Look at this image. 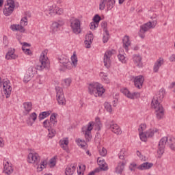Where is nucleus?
<instances>
[{"label": "nucleus", "mask_w": 175, "mask_h": 175, "mask_svg": "<svg viewBox=\"0 0 175 175\" xmlns=\"http://www.w3.org/2000/svg\"><path fill=\"white\" fill-rule=\"evenodd\" d=\"M94 126L96 131H100V129L102 128V123H100L99 118H96L95 122H90L88 125L82 127V133L84 134L86 142H91V139H92L91 131L94 129Z\"/></svg>", "instance_id": "obj_1"}, {"label": "nucleus", "mask_w": 175, "mask_h": 175, "mask_svg": "<svg viewBox=\"0 0 175 175\" xmlns=\"http://www.w3.org/2000/svg\"><path fill=\"white\" fill-rule=\"evenodd\" d=\"M163 99V94L159 96H154L152 100V108L155 111V115L157 120H162L165 116V111L162 106L161 102Z\"/></svg>", "instance_id": "obj_2"}, {"label": "nucleus", "mask_w": 175, "mask_h": 175, "mask_svg": "<svg viewBox=\"0 0 175 175\" xmlns=\"http://www.w3.org/2000/svg\"><path fill=\"white\" fill-rule=\"evenodd\" d=\"M27 162L37 165V172H42L43 169L47 167V161L42 160L40 161V156L37 152H30L28 154Z\"/></svg>", "instance_id": "obj_3"}, {"label": "nucleus", "mask_w": 175, "mask_h": 175, "mask_svg": "<svg viewBox=\"0 0 175 175\" xmlns=\"http://www.w3.org/2000/svg\"><path fill=\"white\" fill-rule=\"evenodd\" d=\"M88 92L90 95H94V96H102L105 94V88L103 85L98 82H93L89 84Z\"/></svg>", "instance_id": "obj_4"}, {"label": "nucleus", "mask_w": 175, "mask_h": 175, "mask_svg": "<svg viewBox=\"0 0 175 175\" xmlns=\"http://www.w3.org/2000/svg\"><path fill=\"white\" fill-rule=\"evenodd\" d=\"M59 61L66 69H72L73 66H75V68L77 66V56L75 54L71 57L72 62L69 61V58L66 56L60 57Z\"/></svg>", "instance_id": "obj_5"}, {"label": "nucleus", "mask_w": 175, "mask_h": 175, "mask_svg": "<svg viewBox=\"0 0 175 175\" xmlns=\"http://www.w3.org/2000/svg\"><path fill=\"white\" fill-rule=\"evenodd\" d=\"M50 65L49 62V57H47V51L42 52L38 64L36 65L37 70H43L45 68H49Z\"/></svg>", "instance_id": "obj_6"}, {"label": "nucleus", "mask_w": 175, "mask_h": 175, "mask_svg": "<svg viewBox=\"0 0 175 175\" xmlns=\"http://www.w3.org/2000/svg\"><path fill=\"white\" fill-rule=\"evenodd\" d=\"M157 26V21H153L152 22L149 21L142 26H140L139 36L142 39H144L146 38V32L149 29H154V27Z\"/></svg>", "instance_id": "obj_7"}, {"label": "nucleus", "mask_w": 175, "mask_h": 175, "mask_svg": "<svg viewBox=\"0 0 175 175\" xmlns=\"http://www.w3.org/2000/svg\"><path fill=\"white\" fill-rule=\"evenodd\" d=\"M3 87V90L5 92V98H10L12 95V83L9 79H1L0 78V88Z\"/></svg>", "instance_id": "obj_8"}, {"label": "nucleus", "mask_w": 175, "mask_h": 175, "mask_svg": "<svg viewBox=\"0 0 175 175\" xmlns=\"http://www.w3.org/2000/svg\"><path fill=\"white\" fill-rule=\"evenodd\" d=\"M70 28L74 33L79 35L81 32V21L79 19L73 18L70 19Z\"/></svg>", "instance_id": "obj_9"}, {"label": "nucleus", "mask_w": 175, "mask_h": 175, "mask_svg": "<svg viewBox=\"0 0 175 175\" xmlns=\"http://www.w3.org/2000/svg\"><path fill=\"white\" fill-rule=\"evenodd\" d=\"M14 1L13 0H8L7 3L5 5V7L3 10V13L4 16H10L12 13H13V10H14Z\"/></svg>", "instance_id": "obj_10"}, {"label": "nucleus", "mask_w": 175, "mask_h": 175, "mask_svg": "<svg viewBox=\"0 0 175 175\" xmlns=\"http://www.w3.org/2000/svg\"><path fill=\"white\" fill-rule=\"evenodd\" d=\"M116 53L115 50H108L104 54L103 62L105 67L109 68L111 64V56Z\"/></svg>", "instance_id": "obj_11"}, {"label": "nucleus", "mask_w": 175, "mask_h": 175, "mask_svg": "<svg viewBox=\"0 0 175 175\" xmlns=\"http://www.w3.org/2000/svg\"><path fill=\"white\" fill-rule=\"evenodd\" d=\"M106 4L108 10H111L112 8H114V5H116V0H100L99 5L100 10H105Z\"/></svg>", "instance_id": "obj_12"}, {"label": "nucleus", "mask_w": 175, "mask_h": 175, "mask_svg": "<svg viewBox=\"0 0 175 175\" xmlns=\"http://www.w3.org/2000/svg\"><path fill=\"white\" fill-rule=\"evenodd\" d=\"M55 91L57 103L62 105H65V96L64 95V90L61 87L57 86L55 88Z\"/></svg>", "instance_id": "obj_13"}, {"label": "nucleus", "mask_w": 175, "mask_h": 175, "mask_svg": "<svg viewBox=\"0 0 175 175\" xmlns=\"http://www.w3.org/2000/svg\"><path fill=\"white\" fill-rule=\"evenodd\" d=\"M3 173L7 175H10L13 173V166L12 165V163L9 161V159H5L3 160Z\"/></svg>", "instance_id": "obj_14"}, {"label": "nucleus", "mask_w": 175, "mask_h": 175, "mask_svg": "<svg viewBox=\"0 0 175 175\" xmlns=\"http://www.w3.org/2000/svg\"><path fill=\"white\" fill-rule=\"evenodd\" d=\"M65 25V21L64 20H57L52 23L51 30L53 33L61 31V28Z\"/></svg>", "instance_id": "obj_15"}, {"label": "nucleus", "mask_w": 175, "mask_h": 175, "mask_svg": "<svg viewBox=\"0 0 175 175\" xmlns=\"http://www.w3.org/2000/svg\"><path fill=\"white\" fill-rule=\"evenodd\" d=\"M121 92L125 95L127 98L129 99H135L136 98H140V93L137 92H134L133 93H131L129 90L126 88H123L121 90Z\"/></svg>", "instance_id": "obj_16"}, {"label": "nucleus", "mask_w": 175, "mask_h": 175, "mask_svg": "<svg viewBox=\"0 0 175 175\" xmlns=\"http://www.w3.org/2000/svg\"><path fill=\"white\" fill-rule=\"evenodd\" d=\"M49 10L51 16H53V14H58L59 16H61V14H64V9L59 8L55 5L49 7Z\"/></svg>", "instance_id": "obj_17"}, {"label": "nucleus", "mask_w": 175, "mask_h": 175, "mask_svg": "<svg viewBox=\"0 0 175 175\" xmlns=\"http://www.w3.org/2000/svg\"><path fill=\"white\" fill-rule=\"evenodd\" d=\"M36 120H38V114L36 112H32L26 120L27 124L28 126H32Z\"/></svg>", "instance_id": "obj_18"}, {"label": "nucleus", "mask_w": 175, "mask_h": 175, "mask_svg": "<svg viewBox=\"0 0 175 175\" xmlns=\"http://www.w3.org/2000/svg\"><path fill=\"white\" fill-rule=\"evenodd\" d=\"M109 129L111 132H113V133H115V135H121V133H122L120 126H118V124L114 123L113 122H111L110 123Z\"/></svg>", "instance_id": "obj_19"}, {"label": "nucleus", "mask_w": 175, "mask_h": 175, "mask_svg": "<svg viewBox=\"0 0 175 175\" xmlns=\"http://www.w3.org/2000/svg\"><path fill=\"white\" fill-rule=\"evenodd\" d=\"M132 59L135 66H137V68L143 67V62H142V58L140 55H133Z\"/></svg>", "instance_id": "obj_20"}, {"label": "nucleus", "mask_w": 175, "mask_h": 175, "mask_svg": "<svg viewBox=\"0 0 175 175\" xmlns=\"http://www.w3.org/2000/svg\"><path fill=\"white\" fill-rule=\"evenodd\" d=\"M143 83H144V77H143V76L139 75L137 77H135L134 79V83L135 86L137 88H139V90H140V88H142Z\"/></svg>", "instance_id": "obj_21"}, {"label": "nucleus", "mask_w": 175, "mask_h": 175, "mask_svg": "<svg viewBox=\"0 0 175 175\" xmlns=\"http://www.w3.org/2000/svg\"><path fill=\"white\" fill-rule=\"evenodd\" d=\"M18 55L16 54V51L14 49H9L8 53L5 55V59L10 60V59H16L18 58Z\"/></svg>", "instance_id": "obj_22"}, {"label": "nucleus", "mask_w": 175, "mask_h": 175, "mask_svg": "<svg viewBox=\"0 0 175 175\" xmlns=\"http://www.w3.org/2000/svg\"><path fill=\"white\" fill-rule=\"evenodd\" d=\"M163 64H165V61L162 57H159L155 62L154 65L153 66V71L154 72V73H158V72L159 71V68H161V66L163 65Z\"/></svg>", "instance_id": "obj_23"}, {"label": "nucleus", "mask_w": 175, "mask_h": 175, "mask_svg": "<svg viewBox=\"0 0 175 175\" xmlns=\"http://www.w3.org/2000/svg\"><path fill=\"white\" fill-rule=\"evenodd\" d=\"M77 165L75 164H71L68 165L65 170L66 175H73L76 172Z\"/></svg>", "instance_id": "obj_24"}, {"label": "nucleus", "mask_w": 175, "mask_h": 175, "mask_svg": "<svg viewBox=\"0 0 175 175\" xmlns=\"http://www.w3.org/2000/svg\"><path fill=\"white\" fill-rule=\"evenodd\" d=\"M123 48L126 51H129V47H131V40L128 36H125L122 39Z\"/></svg>", "instance_id": "obj_25"}, {"label": "nucleus", "mask_w": 175, "mask_h": 175, "mask_svg": "<svg viewBox=\"0 0 175 175\" xmlns=\"http://www.w3.org/2000/svg\"><path fill=\"white\" fill-rule=\"evenodd\" d=\"M25 114H29L32 110V103L25 102L23 103Z\"/></svg>", "instance_id": "obj_26"}, {"label": "nucleus", "mask_w": 175, "mask_h": 175, "mask_svg": "<svg viewBox=\"0 0 175 175\" xmlns=\"http://www.w3.org/2000/svg\"><path fill=\"white\" fill-rule=\"evenodd\" d=\"M97 163L102 170H107V164H106V161H105L103 158L98 157L97 159Z\"/></svg>", "instance_id": "obj_27"}, {"label": "nucleus", "mask_w": 175, "mask_h": 175, "mask_svg": "<svg viewBox=\"0 0 175 175\" xmlns=\"http://www.w3.org/2000/svg\"><path fill=\"white\" fill-rule=\"evenodd\" d=\"M12 31H19V32H25V29L20 24H13L10 26Z\"/></svg>", "instance_id": "obj_28"}, {"label": "nucleus", "mask_w": 175, "mask_h": 175, "mask_svg": "<svg viewBox=\"0 0 175 175\" xmlns=\"http://www.w3.org/2000/svg\"><path fill=\"white\" fill-rule=\"evenodd\" d=\"M154 166V164L152 163H143L140 165L138 166L139 170H147L148 169H151Z\"/></svg>", "instance_id": "obj_29"}, {"label": "nucleus", "mask_w": 175, "mask_h": 175, "mask_svg": "<svg viewBox=\"0 0 175 175\" xmlns=\"http://www.w3.org/2000/svg\"><path fill=\"white\" fill-rule=\"evenodd\" d=\"M69 144V139L68 138H63L59 141V146L65 151H68V145Z\"/></svg>", "instance_id": "obj_30"}, {"label": "nucleus", "mask_w": 175, "mask_h": 175, "mask_svg": "<svg viewBox=\"0 0 175 175\" xmlns=\"http://www.w3.org/2000/svg\"><path fill=\"white\" fill-rule=\"evenodd\" d=\"M85 39V44H87V43H88L87 49H90V47H91V43H92V40H94V35H92V33H88Z\"/></svg>", "instance_id": "obj_31"}, {"label": "nucleus", "mask_w": 175, "mask_h": 175, "mask_svg": "<svg viewBox=\"0 0 175 175\" xmlns=\"http://www.w3.org/2000/svg\"><path fill=\"white\" fill-rule=\"evenodd\" d=\"M76 143L79 147H81V148H83V150H85L87 148V142L84 139H81L80 138H78L76 139Z\"/></svg>", "instance_id": "obj_32"}, {"label": "nucleus", "mask_w": 175, "mask_h": 175, "mask_svg": "<svg viewBox=\"0 0 175 175\" xmlns=\"http://www.w3.org/2000/svg\"><path fill=\"white\" fill-rule=\"evenodd\" d=\"M166 144H169V137H163L161 138L159 142V147H163L165 148V146Z\"/></svg>", "instance_id": "obj_33"}, {"label": "nucleus", "mask_w": 175, "mask_h": 175, "mask_svg": "<svg viewBox=\"0 0 175 175\" xmlns=\"http://www.w3.org/2000/svg\"><path fill=\"white\" fill-rule=\"evenodd\" d=\"M168 146L172 151H175V138L174 137H169Z\"/></svg>", "instance_id": "obj_34"}, {"label": "nucleus", "mask_w": 175, "mask_h": 175, "mask_svg": "<svg viewBox=\"0 0 175 175\" xmlns=\"http://www.w3.org/2000/svg\"><path fill=\"white\" fill-rule=\"evenodd\" d=\"M125 167V163L124 162H120L118 163V166L116 168V172L118 174H120V173H122L124 171V167Z\"/></svg>", "instance_id": "obj_35"}, {"label": "nucleus", "mask_w": 175, "mask_h": 175, "mask_svg": "<svg viewBox=\"0 0 175 175\" xmlns=\"http://www.w3.org/2000/svg\"><path fill=\"white\" fill-rule=\"evenodd\" d=\"M50 114H51V111L41 112L39 114L38 118L40 121H42V120H44V118H47V117H49Z\"/></svg>", "instance_id": "obj_36"}, {"label": "nucleus", "mask_w": 175, "mask_h": 175, "mask_svg": "<svg viewBox=\"0 0 175 175\" xmlns=\"http://www.w3.org/2000/svg\"><path fill=\"white\" fill-rule=\"evenodd\" d=\"M100 77L103 83H105V84H109L110 83V79H109V77H107V75L105 72H100Z\"/></svg>", "instance_id": "obj_37"}, {"label": "nucleus", "mask_w": 175, "mask_h": 175, "mask_svg": "<svg viewBox=\"0 0 175 175\" xmlns=\"http://www.w3.org/2000/svg\"><path fill=\"white\" fill-rule=\"evenodd\" d=\"M159 130L158 129H150L148 131L146 132V136L148 137H152L154 136V133H157L159 132Z\"/></svg>", "instance_id": "obj_38"}, {"label": "nucleus", "mask_w": 175, "mask_h": 175, "mask_svg": "<svg viewBox=\"0 0 175 175\" xmlns=\"http://www.w3.org/2000/svg\"><path fill=\"white\" fill-rule=\"evenodd\" d=\"M70 84H72V79L70 78H67L62 81V85L64 88L70 87Z\"/></svg>", "instance_id": "obj_39"}, {"label": "nucleus", "mask_w": 175, "mask_h": 175, "mask_svg": "<svg viewBox=\"0 0 175 175\" xmlns=\"http://www.w3.org/2000/svg\"><path fill=\"white\" fill-rule=\"evenodd\" d=\"M126 148H123L120 150L118 157L120 159H125V157H126Z\"/></svg>", "instance_id": "obj_40"}, {"label": "nucleus", "mask_w": 175, "mask_h": 175, "mask_svg": "<svg viewBox=\"0 0 175 175\" xmlns=\"http://www.w3.org/2000/svg\"><path fill=\"white\" fill-rule=\"evenodd\" d=\"M43 126L44 128H46V129H50L54 126L53 124H51V122L49 120H46L43 122Z\"/></svg>", "instance_id": "obj_41"}, {"label": "nucleus", "mask_w": 175, "mask_h": 175, "mask_svg": "<svg viewBox=\"0 0 175 175\" xmlns=\"http://www.w3.org/2000/svg\"><path fill=\"white\" fill-rule=\"evenodd\" d=\"M57 114L55 113H53L51 115L49 121L51 122V124H53V126L55 125V124H57Z\"/></svg>", "instance_id": "obj_42"}, {"label": "nucleus", "mask_w": 175, "mask_h": 175, "mask_svg": "<svg viewBox=\"0 0 175 175\" xmlns=\"http://www.w3.org/2000/svg\"><path fill=\"white\" fill-rule=\"evenodd\" d=\"M110 38L109 31L105 30V33H103V43H107L109 42V38Z\"/></svg>", "instance_id": "obj_43"}, {"label": "nucleus", "mask_w": 175, "mask_h": 175, "mask_svg": "<svg viewBox=\"0 0 175 175\" xmlns=\"http://www.w3.org/2000/svg\"><path fill=\"white\" fill-rule=\"evenodd\" d=\"M27 74L30 75L31 76H32L33 77V76H35V75H36V68L33 66H30L28 69Z\"/></svg>", "instance_id": "obj_44"}, {"label": "nucleus", "mask_w": 175, "mask_h": 175, "mask_svg": "<svg viewBox=\"0 0 175 175\" xmlns=\"http://www.w3.org/2000/svg\"><path fill=\"white\" fill-rule=\"evenodd\" d=\"M104 107H105V109L107 111H108V113H111V111H113V108L111 107V104L107 103V102H105L104 103Z\"/></svg>", "instance_id": "obj_45"}, {"label": "nucleus", "mask_w": 175, "mask_h": 175, "mask_svg": "<svg viewBox=\"0 0 175 175\" xmlns=\"http://www.w3.org/2000/svg\"><path fill=\"white\" fill-rule=\"evenodd\" d=\"M164 152H165V148L162 146H159V150H157L158 158H162V155H163Z\"/></svg>", "instance_id": "obj_46"}, {"label": "nucleus", "mask_w": 175, "mask_h": 175, "mask_svg": "<svg viewBox=\"0 0 175 175\" xmlns=\"http://www.w3.org/2000/svg\"><path fill=\"white\" fill-rule=\"evenodd\" d=\"M48 131H49L48 137L50 139H53V137L55 136V133H56L55 131L53 128L48 129Z\"/></svg>", "instance_id": "obj_47"}, {"label": "nucleus", "mask_w": 175, "mask_h": 175, "mask_svg": "<svg viewBox=\"0 0 175 175\" xmlns=\"http://www.w3.org/2000/svg\"><path fill=\"white\" fill-rule=\"evenodd\" d=\"M20 25L22 27H25V26L28 25V18H27V16H25L21 18Z\"/></svg>", "instance_id": "obj_48"}, {"label": "nucleus", "mask_w": 175, "mask_h": 175, "mask_svg": "<svg viewBox=\"0 0 175 175\" xmlns=\"http://www.w3.org/2000/svg\"><path fill=\"white\" fill-rule=\"evenodd\" d=\"M139 137L142 142H147V139H148L146 133H139Z\"/></svg>", "instance_id": "obj_49"}, {"label": "nucleus", "mask_w": 175, "mask_h": 175, "mask_svg": "<svg viewBox=\"0 0 175 175\" xmlns=\"http://www.w3.org/2000/svg\"><path fill=\"white\" fill-rule=\"evenodd\" d=\"M118 58L119 61H120V62H122V64H125L126 62V57H125V56L121 53L118 55Z\"/></svg>", "instance_id": "obj_50"}, {"label": "nucleus", "mask_w": 175, "mask_h": 175, "mask_svg": "<svg viewBox=\"0 0 175 175\" xmlns=\"http://www.w3.org/2000/svg\"><path fill=\"white\" fill-rule=\"evenodd\" d=\"M99 154L101 157H106L107 154V150L105 148H102L101 149H99Z\"/></svg>", "instance_id": "obj_51"}, {"label": "nucleus", "mask_w": 175, "mask_h": 175, "mask_svg": "<svg viewBox=\"0 0 175 175\" xmlns=\"http://www.w3.org/2000/svg\"><path fill=\"white\" fill-rule=\"evenodd\" d=\"M146 128H147V126L146 125V124H140L138 129L139 133H143V131H146Z\"/></svg>", "instance_id": "obj_52"}, {"label": "nucleus", "mask_w": 175, "mask_h": 175, "mask_svg": "<svg viewBox=\"0 0 175 175\" xmlns=\"http://www.w3.org/2000/svg\"><path fill=\"white\" fill-rule=\"evenodd\" d=\"M33 77V76H31L29 74H26L24 77L23 81L24 83H28V81H31V79Z\"/></svg>", "instance_id": "obj_53"}, {"label": "nucleus", "mask_w": 175, "mask_h": 175, "mask_svg": "<svg viewBox=\"0 0 175 175\" xmlns=\"http://www.w3.org/2000/svg\"><path fill=\"white\" fill-rule=\"evenodd\" d=\"M100 16L98 14L95 15L93 18V22L99 25V21H100Z\"/></svg>", "instance_id": "obj_54"}, {"label": "nucleus", "mask_w": 175, "mask_h": 175, "mask_svg": "<svg viewBox=\"0 0 175 175\" xmlns=\"http://www.w3.org/2000/svg\"><path fill=\"white\" fill-rule=\"evenodd\" d=\"M22 50L23 51H24L25 54H26L27 55H31V54H32V52H31L29 49H25L24 48V46H22Z\"/></svg>", "instance_id": "obj_55"}, {"label": "nucleus", "mask_w": 175, "mask_h": 175, "mask_svg": "<svg viewBox=\"0 0 175 175\" xmlns=\"http://www.w3.org/2000/svg\"><path fill=\"white\" fill-rule=\"evenodd\" d=\"M137 155L139 157L141 161H146V157L143 156L142 152H140L139 150L137 151Z\"/></svg>", "instance_id": "obj_56"}, {"label": "nucleus", "mask_w": 175, "mask_h": 175, "mask_svg": "<svg viewBox=\"0 0 175 175\" xmlns=\"http://www.w3.org/2000/svg\"><path fill=\"white\" fill-rule=\"evenodd\" d=\"M98 23H95V22H92L90 23V29H95V28H98Z\"/></svg>", "instance_id": "obj_57"}, {"label": "nucleus", "mask_w": 175, "mask_h": 175, "mask_svg": "<svg viewBox=\"0 0 175 175\" xmlns=\"http://www.w3.org/2000/svg\"><path fill=\"white\" fill-rule=\"evenodd\" d=\"M50 165L51 167H54V165H55V157L50 159Z\"/></svg>", "instance_id": "obj_58"}, {"label": "nucleus", "mask_w": 175, "mask_h": 175, "mask_svg": "<svg viewBox=\"0 0 175 175\" xmlns=\"http://www.w3.org/2000/svg\"><path fill=\"white\" fill-rule=\"evenodd\" d=\"M130 170H131V172H133V170H135V169H136V163H133L131 164L130 167H129Z\"/></svg>", "instance_id": "obj_59"}, {"label": "nucleus", "mask_w": 175, "mask_h": 175, "mask_svg": "<svg viewBox=\"0 0 175 175\" xmlns=\"http://www.w3.org/2000/svg\"><path fill=\"white\" fill-rule=\"evenodd\" d=\"M3 44H5V46H8L9 42L8 41V37L6 36H3Z\"/></svg>", "instance_id": "obj_60"}, {"label": "nucleus", "mask_w": 175, "mask_h": 175, "mask_svg": "<svg viewBox=\"0 0 175 175\" xmlns=\"http://www.w3.org/2000/svg\"><path fill=\"white\" fill-rule=\"evenodd\" d=\"M101 27H102V28H104V31H107V29H106V27H107V23L102 22Z\"/></svg>", "instance_id": "obj_61"}, {"label": "nucleus", "mask_w": 175, "mask_h": 175, "mask_svg": "<svg viewBox=\"0 0 175 175\" xmlns=\"http://www.w3.org/2000/svg\"><path fill=\"white\" fill-rule=\"evenodd\" d=\"M170 62H175V54L172 55L169 58Z\"/></svg>", "instance_id": "obj_62"}, {"label": "nucleus", "mask_w": 175, "mask_h": 175, "mask_svg": "<svg viewBox=\"0 0 175 175\" xmlns=\"http://www.w3.org/2000/svg\"><path fill=\"white\" fill-rule=\"evenodd\" d=\"M5 146V144L3 143V139L0 137V147H3Z\"/></svg>", "instance_id": "obj_63"}, {"label": "nucleus", "mask_w": 175, "mask_h": 175, "mask_svg": "<svg viewBox=\"0 0 175 175\" xmlns=\"http://www.w3.org/2000/svg\"><path fill=\"white\" fill-rule=\"evenodd\" d=\"M175 87V82H172L170 85L169 88H174Z\"/></svg>", "instance_id": "obj_64"}]
</instances>
